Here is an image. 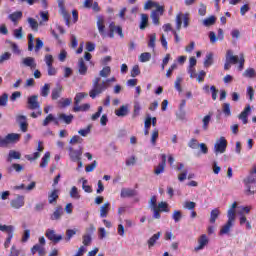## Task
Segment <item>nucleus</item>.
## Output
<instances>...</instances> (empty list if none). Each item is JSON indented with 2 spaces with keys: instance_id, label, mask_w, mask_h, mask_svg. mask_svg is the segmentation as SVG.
<instances>
[{
  "instance_id": "f257e3e1",
  "label": "nucleus",
  "mask_w": 256,
  "mask_h": 256,
  "mask_svg": "<svg viewBox=\"0 0 256 256\" xmlns=\"http://www.w3.org/2000/svg\"><path fill=\"white\" fill-rule=\"evenodd\" d=\"M106 89H109V84L105 83V80H101V77H95L92 81V89L89 95L91 99H95V97L101 95Z\"/></svg>"
},
{
  "instance_id": "f03ea898",
  "label": "nucleus",
  "mask_w": 256,
  "mask_h": 256,
  "mask_svg": "<svg viewBox=\"0 0 256 256\" xmlns=\"http://www.w3.org/2000/svg\"><path fill=\"white\" fill-rule=\"evenodd\" d=\"M226 60L231 65H238V71H243L245 67V56L243 54H240V57L233 54V50H228L226 53Z\"/></svg>"
},
{
  "instance_id": "7ed1b4c3",
  "label": "nucleus",
  "mask_w": 256,
  "mask_h": 256,
  "mask_svg": "<svg viewBox=\"0 0 256 256\" xmlns=\"http://www.w3.org/2000/svg\"><path fill=\"white\" fill-rule=\"evenodd\" d=\"M225 151H227V139L221 136L214 144V153L219 155V153H225Z\"/></svg>"
},
{
  "instance_id": "20e7f679",
  "label": "nucleus",
  "mask_w": 256,
  "mask_h": 256,
  "mask_svg": "<svg viewBox=\"0 0 256 256\" xmlns=\"http://www.w3.org/2000/svg\"><path fill=\"white\" fill-rule=\"evenodd\" d=\"M187 28L189 27V17L187 14L180 13L176 16V29L177 31H181V26Z\"/></svg>"
},
{
  "instance_id": "39448f33",
  "label": "nucleus",
  "mask_w": 256,
  "mask_h": 256,
  "mask_svg": "<svg viewBox=\"0 0 256 256\" xmlns=\"http://www.w3.org/2000/svg\"><path fill=\"white\" fill-rule=\"evenodd\" d=\"M162 161L154 167V175H161V173H165V167H167V155H161Z\"/></svg>"
},
{
  "instance_id": "423d86ee",
  "label": "nucleus",
  "mask_w": 256,
  "mask_h": 256,
  "mask_svg": "<svg viewBox=\"0 0 256 256\" xmlns=\"http://www.w3.org/2000/svg\"><path fill=\"white\" fill-rule=\"evenodd\" d=\"M45 235L49 241H52V243L63 241V235H58L53 229H47Z\"/></svg>"
},
{
  "instance_id": "0eeeda50",
  "label": "nucleus",
  "mask_w": 256,
  "mask_h": 256,
  "mask_svg": "<svg viewBox=\"0 0 256 256\" xmlns=\"http://www.w3.org/2000/svg\"><path fill=\"white\" fill-rule=\"evenodd\" d=\"M39 96L32 95L28 97L27 103H28V109L31 111H35V109H40L41 104L39 103Z\"/></svg>"
},
{
  "instance_id": "6e6552de",
  "label": "nucleus",
  "mask_w": 256,
  "mask_h": 256,
  "mask_svg": "<svg viewBox=\"0 0 256 256\" xmlns=\"http://www.w3.org/2000/svg\"><path fill=\"white\" fill-rule=\"evenodd\" d=\"M236 219L237 218L228 217L227 222L220 229V235H229V233H231V227H233Z\"/></svg>"
},
{
  "instance_id": "1a4fd4ad",
  "label": "nucleus",
  "mask_w": 256,
  "mask_h": 256,
  "mask_svg": "<svg viewBox=\"0 0 256 256\" xmlns=\"http://www.w3.org/2000/svg\"><path fill=\"white\" fill-rule=\"evenodd\" d=\"M21 139V134L18 133H10L4 137L5 147L8 145H13V143H17Z\"/></svg>"
},
{
  "instance_id": "9d476101",
  "label": "nucleus",
  "mask_w": 256,
  "mask_h": 256,
  "mask_svg": "<svg viewBox=\"0 0 256 256\" xmlns=\"http://www.w3.org/2000/svg\"><path fill=\"white\" fill-rule=\"evenodd\" d=\"M25 205V196L17 195L16 198L11 200L10 206L12 209H21Z\"/></svg>"
},
{
  "instance_id": "9b49d317",
  "label": "nucleus",
  "mask_w": 256,
  "mask_h": 256,
  "mask_svg": "<svg viewBox=\"0 0 256 256\" xmlns=\"http://www.w3.org/2000/svg\"><path fill=\"white\" fill-rule=\"evenodd\" d=\"M206 245H209V238L207 235L203 234L198 239V246L194 248V251H201L205 249Z\"/></svg>"
},
{
  "instance_id": "f8f14e48",
  "label": "nucleus",
  "mask_w": 256,
  "mask_h": 256,
  "mask_svg": "<svg viewBox=\"0 0 256 256\" xmlns=\"http://www.w3.org/2000/svg\"><path fill=\"white\" fill-rule=\"evenodd\" d=\"M249 113H251V106H247L243 112H241L238 116V119H240V121H242V123L244 125H247V123H249L248 117H249Z\"/></svg>"
},
{
  "instance_id": "ddd939ff",
  "label": "nucleus",
  "mask_w": 256,
  "mask_h": 256,
  "mask_svg": "<svg viewBox=\"0 0 256 256\" xmlns=\"http://www.w3.org/2000/svg\"><path fill=\"white\" fill-rule=\"evenodd\" d=\"M63 217V207L58 206L54 209V212L50 215L51 221H59Z\"/></svg>"
},
{
  "instance_id": "4468645a",
  "label": "nucleus",
  "mask_w": 256,
  "mask_h": 256,
  "mask_svg": "<svg viewBox=\"0 0 256 256\" xmlns=\"http://www.w3.org/2000/svg\"><path fill=\"white\" fill-rule=\"evenodd\" d=\"M117 117H127L129 115V104L122 105L119 109L115 110Z\"/></svg>"
},
{
  "instance_id": "2eb2a0df",
  "label": "nucleus",
  "mask_w": 256,
  "mask_h": 256,
  "mask_svg": "<svg viewBox=\"0 0 256 256\" xmlns=\"http://www.w3.org/2000/svg\"><path fill=\"white\" fill-rule=\"evenodd\" d=\"M8 19L14 23V25H17L21 19H23V12L16 11L10 15H8Z\"/></svg>"
},
{
  "instance_id": "dca6fc26",
  "label": "nucleus",
  "mask_w": 256,
  "mask_h": 256,
  "mask_svg": "<svg viewBox=\"0 0 256 256\" xmlns=\"http://www.w3.org/2000/svg\"><path fill=\"white\" fill-rule=\"evenodd\" d=\"M69 151H70L69 156L71 161H74V162L81 161V155H83L81 151L74 150L73 148H70Z\"/></svg>"
},
{
  "instance_id": "f3484780",
  "label": "nucleus",
  "mask_w": 256,
  "mask_h": 256,
  "mask_svg": "<svg viewBox=\"0 0 256 256\" xmlns=\"http://www.w3.org/2000/svg\"><path fill=\"white\" fill-rule=\"evenodd\" d=\"M97 27L100 35H102V37H105V20L101 16L97 17Z\"/></svg>"
},
{
  "instance_id": "a211bd4d",
  "label": "nucleus",
  "mask_w": 256,
  "mask_h": 256,
  "mask_svg": "<svg viewBox=\"0 0 256 256\" xmlns=\"http://www.w3.org/2000/svg\"><path fill=\"white\" fill-rule=\"evenodd\" d=\"M87 65L85 64V60L80 58L78 60V73L79 75H87Z\"/></svg>"
},
{
  "instance_id": "6ab92c4d",
  "label": "nucleus",
  "mask_w": 256,
  "mask_h": 256,
  "mask_svg": "<svg viewBox=\"0 0 256 256\" xmlns=\"http://www.w3.org/2000/svg\"><path fill=\"white\" fill-rule=\"evenodd\" d=\"M160 238L161 232H157L152 237H150L149 240L147 241L148 249H152V247H155V243H157V241H159Z\"/></svg>"
},
{
  "instance_id": "aec40b11",
  "label": "nucleus",
  "mask_w": 256,
  "mask_h": 256,
  "mask_svg": "<svg viewBox=\"0 0 256 256\" xmlns=\"http://www.w3.org/2000/svg\"><path fill=\"white\" fill-rule=\"evenodd\" d=\"M61 93H63V86L57 85L53 90H52V100L57 101L59 97H61Z\"/></svg>"
},
{
  "instance_id": "412c9836",
  "label": "nucleus",
  "mask_w": 256,
  "mask_h": 256,
  "mask_svg": "<svg viewBox=\"0 0 256 256\" xmlns=\"http://www.w3.org/2000/svg\"><path fill=\"white\" fill-rule=\"evenodd\" d=\"M22 63L23 65H25V67H30V69H35V67H37V64L35 63V58L33 57L23 58Z\"/></svg>"
},
{
  "instance_id": "4be33fe9",
  "label": "nucleus",
  "mask_w": 256,
  "mask_h": 256,
  "mask_svg": "<svg viewBox=\"0 0 256 256\" xmlns=\"http://www.w3.org/2000/svg\"><path fill=\"white\" fill-rule=\"evenodd\" d=\"M120 195H121L122 199H125V198H127V197H135L136 192H135V190H133V189L122 188Z\"/></svg>"
},
{
  "instance_id": "5701e85b",
  "label": "nucleus",
  "mask_w": 256,
  "mask_h": 256,
  "mask_svg": "<svg viewBox=\"0 0 256 256\" xmlns=\"http://www.w3.org/2000/svg\"><path fill=\"white\" fill-rule=\"evenodd\" d=\"M109 29H110V31H112V33H118V35L121 37V39H123V37H125V34H123V28H121V26H116L115 23H111L109 25Z\"/></svg>"
},
{
  "instance_id": "b1692460",
  "label": "nucleus",
  "mask_w": 256,
  "mask_h": 256,
  "mask_svg": "<svg viewBox=\"0 0 256 256\" xmlns=\"http://www.w3.org/2000/svg\"><path fill=\"white\" fill-rule=\"evenodd\" d=\"M219 215H221V210H219V208L211 210L209 218L210 223L214 224L217 221V219H219Z\"/></svg>"
},
{
  "instance_id": "393cba45",
  "label": "nucleus",
  "mask_w": 256,
  "mask_h": 256,
  "mask_svg": "<svg viewBox=\"0 0 256 256\" xmlns=\"http://www.w3.org/2000/svg\"><path fill=\"white\" fill-rule=\"evenodd\" d=\"M237 208H238L237 202L232 203V205L227 211V217H231L232 219H237V211L235 210Z\"/></svg>"
},
{
  "instance_id": "a878e982",
  "label": "nucleus",
  "mask_w": 256,
  "mask_h": 256,
  "mask_svg": "<svg viewBox=\"0 0 256 256\" xmlns=\"http://www.w3.org/2000/svg\"><path fill=\"white\" fill-rule=\"evenodd\" d=\"M0 231L3 233H7L10 237H13V233L15 231V227L13 225H1L0 224Z\"/></svg>"
},
{
  "instance_id": "bb28decb",
  "label": "nucleus",
  "mask_w": 256,
  "mask_h": 256,
  "mask_svg": "<svg viewBox=\"0 0 256 256\" xmlns=\"http://www.w3.org/2000/svg\"><path fill=\"white\" fill-rule=\"evenodd\" d=\"M6 43L9 46V48L12 50V53H15L16 55L21 54V49H19V46L15 42L11 40H6Z\"/></svg>"
},
{
  "instance_id": "cd10ccee",
  "label": "nucleus",
  "mask_w": 256,
  "mask_h": 256,
  "mask_svg": "<svg viewBox=\"0 0 256 256\" xmlns=\"http://www.w3.org/2000/svg\"><path fill=\"white\" fill-rule=\"evenodd\" d=\"M109 207H111L109 202H105L100 206V217H107V215H109Z\"/></svg>"
},
{
  "instance_id": "c85d7f7f",
  "label": "nucleus",
  "mask_w": 256,
  "mask_h": 256,
  "mask_svg": "<svg viewBox=\"0 0 256 256\" xmlns=\"http://www.w3.org/2000/svg\"><path fill=\"white\" fill-rule=\"evenodd\" d=\"M49 161H51V153L46 152L44 154V156L42 157V162L40 163V167L42 169H45V167H47V165H49Z\"/></svg>"
},
{
  "instance_id": "c756f323",
  "label": "nucleus",
  "mask_w": 256,
  "mask_h": 256,
  "mask_svg": "<svg viewBox=\"0 0 256 256\" xmlns=\"http://www.w3.org/2000/svg\"><path fill=\"white\" fill-rule=\"evenodd\" d=\"M44 149L45 148L43 147V142H38L37 152L33 153V161H36V159H39V157H41V153H43Z\"/></svg>"
},
{
  "instance_id": "7c9ffc66",
  "label": "nucleus",
  "mask_w": 256,
  "mask_h": 256,
  "mask_svg": "<svg viewBox=\"0 0 256 256\" xmlns=\"http://www.w3.org/2000/svg\"><path fill=\"white\" fill-rule=\"evenodd\" d=\"M147 25H149V16L147 14H141L140 29H147Z\"/></svg>"
},
{
  "instance_id": "2f4dec72",
  "label": "nucleus",
  "mask_w": 256,
  "mask_h": 256,
  "mask_svg": "<svg viewBox=\"0 0 256 256\" xmlns=\"http://www.w3.org/2000/svg\"><path fill=\"white\" fill-rule=\"evenodd\" d=\"M13 159H21V153L15 151V150H10L8 154V159L7 161L11 163Z\"/></svg>"
},
{
  "instance_id": "473e14b6",
  "label": "nucleus",
  "mask_w": 256,
  "mask_h": 256,
  "mask_svg": "<svg viewBox=\"0 0 256 256\" xmlns=\"http://www.w3.org/2000/svg\"><path fill=\"white\" fill-rule=\"evenodd\" d=\"M49 93H51V84H44L40 91L41 97H49Z\"/></svg>"
},
{
  "instance_id": "72a5a7b5",
  "label": "nucleus",
  "mask_w": 256,
  "mask_h": 256,
  "mask_svg": "<svg viewBox=\"0 0 256 256\" xmlns=\"http://www.w3.org/2000/svg\"><path fill=\"white\" fill-rule=\"evenodd\" d=\"M58 117L61 121H64V123H66V125L71 124V122L73 121V115H71V114L66 115V114L61 113L58 115Z\"/></svg>"
},
{
  "instance_id": "f704fd0d",
  "label": "nucleus",
  "mask_w": 256,
  "mask_h": 256,
  "mask_svg": "<svg viewBox=\"0 0 256 256\" xmlns=\"http://www.w3.org/2000/svg\"><path fill=\"white\" fill-rule=\"evenodd\" d=\"M59 199V190L52 191L48 196V201L50 204H53Z\"/></svg>"
},
{
  "instance_id": "c9c22d12",
  "label": "nucleus",
  "mask_w": 256,
  "mask_h": 256,
  "mask_svg": "<svg viewBox=\"0 0 256 256\" xmlns=\"http://www.w3.org/2000/svg\"><path fill=\"white\" fill-rule=\"evenodd\" d=\"M88 96H89V94L85 93V92L77 93L74 98V104L79 105V103H81L82 99H85V97H88Z\"/></svg>"
},
{
  "instance_id": "e433bc0d",
  "label": "nucleus",
  "mask_w": 256,
  "mask_h": 256,
  "mask_svg": "<svg viewBox=\"0 0 256 256\" xmlns=\"http://www.w3.org/2000/svg\"><path fill=\"white\" fill-rule=\"evenodd\" d=\"M59 13H60V15H62L63 19L65 20L66 25H67L68 27H70V25H71V22H70L71 15L68 14V12H67L66 9H64V10H59Z\"/></svg>"
},
{
  "instance_id": "4c0bfd02",
  "label": "nucleus",
  "mask_w": 256,
  "mask_h": 256,
  "mask_svg": "<svg viewBox=\"0 0 256 256\" xmlns=\"http://www.w3.org/2000/svg\"><path fill=\"white\" fill-rule=\"evenodd\" d=\"M70 197H71V199H76V200L81 199V195L79 194V190L77 189L76 186H73L70 189Z\"/></svg>"
},
{
  "instance_id": "58836bf2",
  "label": "nucleus",
  "mask_w": 256,
  "mask_h": 256,
  "mask_svg": "<svg viewBox=\"0 0 256 256\" xmlns=\"http://www.w3.org/2000/svg\"><path fill=\"white\" fill-rule=\"evenodd\" d=\"M172 219L175 221V223H179V221L183 219V212L180 210H174L172 213Z\"/></svg>"
},
{
  "instance_id": "ea45409f",
  "label": "nucleus",
  "mask_w": 256,
  "mask_h": 256,
  "mask_svg": "<svg viewBox=\"0 0 256 256\" xmlns=\"http://www.w3.org/2000/svg\"><path fill=\"white\" fill-rule=\"evenodd\" d=\"M215 21H217V18L215 16H210L209 18L204 19L202 23L205 27H211V25H215Z\"/></svg>"
},
{
  "instance_id": "a19ab883",
  "label": "nucleus",
  "mask_w": 256,
  "mask_h": 256,
  "mask_svg": "<svg viewBox=\"0 0 256 256\" xmlns=\"http://www.w3.org/2000/svg\"><path fill=\"white\" fill-rule=\"evenodd\" d=\"M148 207L151 211L157 209V196H152L150 200L148 201Z\"/></svg>"
},
{
  "instance_id": "79ce46f5",
  "label": "nucleus",
  "mask_w": 256,
  "mask_h": 256,
  "mask_svg": "<svg viewBox=\"0 0 256 256\" xmlns=\"http://www.w3.org/2000/svg\"><path fill=\"white\" fill-rule=\"evenodd\" d=\"M169 204L167 202L158 203L157 210L164 213H169Z\"/></svg>"
},
{
  "instance_id": "37998d69",
  "label": "nucleus",
  "mask_w": 256,
  "mask_h": 256,
  "mask_svg": "<svg viewBox=\"0 0 256 256\" xmlns=\"http://www.w3.org/2000/svg\"><path fill=\"white\" fill-rule=\"evenodd\" d=\"M7 103H9V94L3 93L0 96V107H7Z\"/></svg>"
},
{
  "instance_id": "c03bdc74",
  "label": "nucleus",
  "mask_w": 256,
  "mask_h": 256,
  "mask_svg": "<svg viewBox=\"0 0 256 256\" xmlns=\"http://www.w3.org/2000/svg\"><path fill=\"white\" fill-rule=\"evenodd\" d=\"M202 129L204 131H207L209 129V123H211V115H206L203 119H202Z\"/></svg>"
},
{
  "instance_id": "a18cd8bd",
  "label": "nucleus",
  "mask_w": 256,
  "mask_h": 256,
  "mask_svg": "<svg viewBox=\"0 0 256 256\" xmlns=\"http://www.w3.org/2000/svg\"><path fill=\"white\" fill-rule=\"evenodd\" d=\"M181 83H183V78L181 76H178L174 82V87L176 90L179 91V93H183V88L181 87Z\"/></svg>"
},
{
  "instance_id": "49530a36",
  "label": "nucleus",
  "mask_w": 256,
  "mask_h": 256,
  "mask_svg": "<svg viewBox=\"0 0 256 256\" xmlns=\"http://www.w3.org/2000/svg\"><path fill=\"white\" fill-rule=\"evenodd\" d=\"M222 111H223L225 117H231V104L224 103L222 105Z\"/></svg>"
},
{
  "instance_id": "de8ad7c7",
  "label": "nucleus",
  "mask_w": 256,
  "mask_h": 256,
  "mask_svg": "<svg viewBox=\"0 0 256 256\" xmlns=\"http://www.w3.org/2000/svg\"><path fill=\"white\" fill-rule=\"evenodd\" d=\"M92 125H88L86 128L80 129L78 131V135H81V137H87L91 133Z\"/></svg>"
},
{
  "instance_id": "09e8293b",
  "label": "nucleus",
  "mask_w": 256,
  "mask_h": 256,
  "mask_svg": "<svg viewBox=\"0 0 256 256\" xmlns=\"http://www.w3.org/2000/svg\"><path fill=\"white\" fill-rule=\"evenodd\" d=\"M137 165L136 156H130L126 159V167H135Z\"/></svg>"
},
{
  "instance_id": "8fccbe9b",
  "label": "nucleus",
  "mask_w": 256,
  "mask_h": 256,
  "mask_svg": "<svg viewBox=\"0 0 256 256\" xmlns=\"http://www.w3.org/2000/svg\"><path fill=\"white\" fill-rule=\"evenodd\" d=\"M75 235H77V229H68V230H66L65 241L68 243V241H71V238Z\"/></svg>"
},
{
  "instance_id": "3c124183",
  "label": "nucleus",
  "mask_w": 256,
  "mask_h": 256,
  "mask_svg": "<svg viewBox=\"0 0 256 256\" xmlns=\"http://www.w3.org/2000/svg\"><path fill=\"white\" fill-rule=\"evenodd\" d=\"M139 61L141 63H147V61H151V53L144 52L139 56Z\"/></svg>"
},
{
  "instance_id": "603ef678",
  "label": "nucleus",
  "mask_w": 256,
  "mask_h": 256,
  "mask_svg": "<svg viewBox=\"0 0 256 256\" xmlns=\"http://www.w3.org/2000/svg\"><path fill=\"white\" fill-rule=\"evenodd\" d=\"M31 29H33V31H37L39 29V23L37 22V20L33 19V18H28L27 19Z\"/></svg>"
},
{
  "instance_id": "864d4df0",
  "label": "nucleus",
  "mask_w": 256,
  "mask_h": 256,
  "mask_svg": "<svg viewBox=\"0 0 256 256\" xmlns=\"http://www.w3.org/2000/svg\"><path fill=\"white\" fill-rule=\"evenodd\" d=\"M58 103H59L60 107H62V108L69 107V105H71V103H73V99H71V98L61 99Z\"/></svg>"
},
{
  "instance_id": "5fc2aeb1",
  "label": "nucleus",
  "mask_w": 256,
  "mask_h": 256,
  "mask_svg": "<svg viewBox=\"0 0 256 256\" xmlns=\"http://www.w3.org/2000/svg\"><path fill=\"white\" fill-rule=\"evenodd\" d=\"M256 174L250 172V175L244 179L245 185H251V183H255Z\"/></svg>"
},
{
  "instance_id": "6e6d98bb",
  "label": "nucleus",
  "mask_w": 256,
  "mask_h": 256,
  "mask_svg": "<svg viewBox=\"0 0 256 256\" xmlns=\"http://www.w3.org/2000/svg\"><path fill=\"white\" fill-rule=\"evenodd\" d=\"M243 77H247L249 79L255 77V69L253 68H248L243 72Z\"/></svg>"
},
{
  "instance_id": "4d7b16f0",
  "label": "nucleus",
  "mask_w": 256,
  "mask_h": 256,
  "mask_svg": "<svg viewBox=\"0 0 256 256\" xmlns=\"http://www.w3.org/2000/svg\"><path fill=\"white\" fill-rule=\"evenodd\" d=\"M100 77H104L106 79V77H109V75H111V67L106 66L104 67L100 73H99Z\"/></svg>"
},
{
  "instance_id": "13d9d810",
  "label": "nucleus",
  "mask_w": 256,
  "mask_h": 256,
  "mask_svg": "<svg viewBox=\"0 0 256 256\" xmlns=\"http://www.w3.org/2000/svg\"><path fill=\"white\" fill-rule=\"evenodd\" d=\"M157 139H159V130L154 129L151 134L152 145H157Z\"/></svg>"
},
{
  "instance_id": "bf43d9fd",
  "label": "nucleus",
  "mask_w": 256,
  "mask_h": 256,
  "mask_svg": "<svg viewBox=\"0 0 256 256\" xmlns=\"http://www.w3.org/2000/svg\"><path fill=\"white\" fill-rule=\"evenodd\" d=\"M213 64V53H209L206 55V59L204 61V67H211Z\"/></svg>"
},
{
  "instance_id": "052dcab7",
  "label": "nucleus",
  "mask_w": 256,
  "mask_h": 256,
  "mask_svg": "<svg viewBox=\"0 0 256 256\" xmlns=\"http://www.w3.org/2000/svg\"><path fill=\"white\" fill-rule=\"evenodd\" d=\"M83 241V245H85V247H89V245H91V241H92V238H91V234H84L83 237H82Z\"/></svg>"
},
{
  "instance_id": "680f3d73",
  "label": "nucleus",
  "mask_w": 256,
  "mask_h": 256,
  "mask_svg": "<svg viewBox=\"0 0 256 256\" xmlns=\"http://www.w3.org/2000/svg\"><path fill=\"white\" fill-rule=\"evenodd\" d=\"M30 237H31V230L29 229L24 230L22 234V239H21L22 243H27Z\"/></svg>"
},
{
  "instance_id": "e2e57ef3",
  "label": "nucleus",
  "mask_w": 256,
  "mask_h": 256,
  "mask_svg": "<svg viewBox=\"0 0 256 256\" xmlns=\"http://www.w3.org/2000/svg\"><path fill=\"white\" fill-rule=\"evenodd\" d=\"M149 43L148 47H151L152 49H155V41H157V34L153 33L149 36Z\"/></svg>"
},
{
  "instance_id": "0e129e2a",
  "label": "nucleus",
  "mask_w": 256,
  "mask_h": 256,
  "mask_svg": "<svg viewBox=\"0 0 256 256\" xmlns=\"http://www.w3.org/2000/svg\"><path fill=\"white\" fill-rule=\"evenodd\" d=\"M11 52H4L1 56H0V63L3 64L5 63V61H9V59H11Z\"/></svg>"
},
{
  "instance_id": "69168bd1",
  "label": "nucleus",
  "mask_w": 256,
  "mask_h": 256,
  "mask_svg": "<svg viewBox=\"0 0 256 256\" xmlns=\"http://www.w3.org/2000/svg\"><path fill=\"white\" fill-rule=\"evenodd\" d=\"M196 203L193 201H185L183 204V209L192 210L194 207H196Z\"/></svg>"
},
{
  "instance_id": "338daca9",
  "label": "nucleus",
  "mask_w": 256,
  "mask_h": 256,
  "mask_svg": "<svg viewBox=\"0 0 256 256\" xmlns=\"http://www.w3.org/2000/svg\"><path fill=\"white\" fill-rule=\"evenodd\" d=\"M13 33H14V37H15L16 39H23V27H20V28H18V29H15V30L13 31Z\"/></svg>"
},
{
  "instance_id": "774afa93",
  "label": "nucleus",
  "mask_w": 256,
  "mask_h": 256,
  "mask_svg": "<svg viewBox=\"0 0 256 256\" xmlns=\"http://www.w3.org/2000/svg\"><path fill=\"white\" fill-rule=\"evenodd\" d=\"M44 61H45L46 65H47V67L53 65V61H54L53 55L46 54L45 57H44Z\"/></svg>"
}]
</instances>
